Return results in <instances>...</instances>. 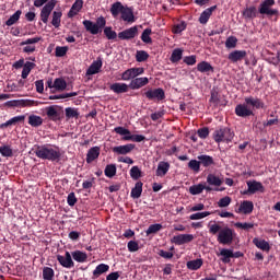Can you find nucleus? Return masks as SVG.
<instances>
[{"instance_id":"obj_1","label":"nucleus","mask_w":280,"mask_h":280,"mask_svg":"<svg viewBox=\"0 0 280 280\" xmlns=\"http://www.w3.org/2000/svg\"><path fill=\"white\" fill-rule=\"evenodd\" d=\"M35 155L37 159H43L45 161H58V159L61 156V153L60 149H54L51 145L47 144L37 147L35 150Z\"/></svg>"},{"instance_id":"obj_2","label":"nucleus","mask_w":280,"mask_h":280,"mask_svg":"<svg viewBox=\"0 0 280 280\" xmlns=\"http://www.w3.org/2000/svg\"><path fill=\"white\" fill-rule=\"evenodd\" d=\"M83 26L85 27L86 32L93 34V36L102 33V30L106 27V18L100 16L96 19V23L91 20L83 21Z\"/></svg>"},{"instance_id":"obj_3","label":"nucleus","mask_w":280,"mask_h":280,"mask_svg":"<svg viewBox=\"0 0 280 280\" xmlns=\"http://www.w3.org/2000/svg\"><path fill=\"white\" fill-rule=\"evenodd\" d=\"M233 137H235V135L229 128L219 129L214 131L213 135V139L217 143H221V141L229 143L233 141Z\"/></svg>"},{"instance_id":"obj_4","label":"nucleus","mask_w":280,"mask_h":280,"mask_svg":"<svg viewBox=\"0 0 280 280\" xmlns=\"http://www.w3.org/2000/svg\"><path fill=\"white\" fill-rule=\"evenodd\" d=\"M144 71L145 70L143 68L127 69L125 72H122L121 80H124L125 82L135 80L136 78H139V75H143Z\"/></svg>"},{"instance_id":"obj_5","label":"nucleus","mask_w":280,"mask_h":280,"mask_svg":"<svg viewBox=\"0 0 280 280\" xmlns=\"http://www.w3.org/2000/svg\"><path fill=\"white\" fill-rule=\"evenodd\" d=\"M56 0L48 1L40 11V21L43 23H48L49 16L51 15V12H54V8H56Z\"/></svg>"},{"instance_id":"obj_6","label":"nucleus","mask_w":280,"mask_h":280,"mask_svg":"<svg viewBox=\"0 0 280 280\" xmlns=\"http://www.w3.org/2000/svg\"><path fill=\"white\" fill-rule=\"evenodd\" d=\"M145 97H148L150 101L153 102H161L165 100V91L163 89L158 88V89H150L144 93Z\"/></svg>"},{"instance_id":"obj_7","label":"nucleus","mask_w":280,"mask_h":280,"mask_svg":"<svg viewBox=\"0 0 280 280\" xmlns=\"http://www.w3.org/2000/svg\"><path fill=\"white\" fill-rule=\"evenodd\" d=\"M36 43H40V37L28 38L24 42H21V47L23 48L24 54H34L36 51Z\"/></svg>"},{"instance_id":"obj_8","label":"nucleus","mask_w":280,"mask_h":280,"mask_svg":"<svg viewBox=\"0 0 280 280\" xmlns=\"http://www.w3.org/2000/svg\"><path fill=\"white\" fill-rule=\"evenodd\" d=\"M257 108H264V103L259 98H247L246 100V115L247 117L253 115Z\"/></svg>"},{"instance_id":"obj_9","label":"nucleus","mask_w":280,"mask_h":280,"mask_svg":"<svg viewBox=\"0 0 280 280\" xmlns=\"http://www.w3.org/2000/svg\"><path fill=\"white\" fill-rule=\"evenodd\" d=\"M218 242L219 244H231V242H233V230L223 228L219 232Z\"/></svg>"},{"instance_id":"obj_10","label":"nucleus","mask_w":280,"mask_h":280,"mask_svg":"<svg viewBox=\"0 0 280 280\" xmlns=\"http://www.w3.org/2000/svg\"><path fill=\"white\" fill-rule=\"evenodd\" d=\"M194 234H178L173 236L172 243L176 244V246H183V244H189L190 242H194Z\"/></svg>"},{"instance_id":"obj_11","label":"nucleus","mask_w":280,"mask_h":280,"mask_svg":"<svg viewBox=\"0 0 280 280\" xmlns=\"http://www.w3.org/2000/svg\"><path fill=\"white\" fill-rule=\"evenodd\" d=\"M272 5H275V0H265L260 4V14H268L269 16H275V14H277V10L272 9Z\"/></svg>"},{"instance_id":"obj_12","label":"nucleus","mask_w":280,"mask_h":280,"mask_svg":"<svg viewBox=\"0 0 280 280\" xmlns=\"http://www.w3.org/2000/svg\"><path fill=\"white\" fill-rule=\"evenodd\" d=\"M57 261H59V264H60V266H62V268H73V266H75V262H73L71 253H69V252H66L65 256L57 255Z\"/></svg>"},{"instance_id":"obj_13","label":"nucleus","mask_w":280,"mask_h":280,"mask_svg":"<svg viewBox=\"0 0 280 280\" xmlns=\"http://www.w3.org/2000/svg\"><path fill=\"white\" fill-rule=\"evenodd\" d=\"M137 34H139V28L137 26H132L118 33V38L120 40H131V38H135Z\"/></svg>"},{"instance_id":"obj_14","label":"nucleus","mask_w":280,"mask_h":280,"mask_svg":"<svg viewBox=\"0 0 280 280\" xmlns=\"http://www.w3.org/2000/svg\"><path fill=\"white\" fill-rule=\"evenodd\" d=\"M215 10H218V5L206 9L199 16V23L201 25H207V23H209V19H211V15L213 12H215Z\"/></svg>"},{"instance_id":"obj_15","label":"nucleus","mask_w":280,"mask_h":280,"mask_svg":"<svg viewBox=\"0 0 280 280\" xmlns=\"http://www.w3.org/2000/svg\"><path fill=\"white\" fill-rule=\"evenodd\" d=\"M132 150H135V144H132V143L114 147L112 149L114 154H120V155L130 154V152H132Z\"/></svg>"},{"instance_id":"obj_16","label":"nucleus","mask_w":280,"mask_h":280,"mask_svg":"<svg viewBox=\"0 0 280 280\" xmlns=\"http://www.w3.org/2000/svg\"><path fill=\"white\" fill-rule=\"evenodd\" d=\"M149 82H150V79H148V77L136 78L131 80L129 86L132 89V91H137L139 89H142V86L148 85Z\"/></svg>"},{"instance_id":"obj_17","label":"nucleus","mask_w":280,"mask_h":280,"mask_svg":"<svg viewBox=\"0 0 280 280\" xmlns=\"http://www.w3.org/2000/svg\"><path fill=\"white\" fill-rule=\"evenodd\" d=\"M200 165H202V167H213L215 166V160H213V156L211 155H207V154H202L197 156Z\"/></svg>"},{"instance_id":"obj_18","label":"nucleus","mask_w":280,"mask_h":280,"mask_svg":"<svg viewBox=\"0 0 280 280\" xmlns=\"http://www.w3.org/2000/svg\"><path fill=\"white\" fill-rule=\"evenodd\" d=\"M83 5H84V0H75L70 11L68 12V18L73 19V16H77L80 10H82Z\"/></svg>"},{"instance_id":"obj_19","label":"nucleus","mask_w":280,"mask_h":280,"mask_svg":"<svg viewBox=\"0 0 280 280\" xmlns=\"http://www.w3.org/2000/svg\"><path fill=\"white\" fill-rule=\"evenodd\" d=\"M247 187V194H257V191H264V185L256 180L248 182Z\"/></svg>"},{"instance_id":"obj_20","label":"nucleus","mask_w":280,"mask_h":280,"mask_svg":"<svg viewBox=\"0 0 280 280\" xmlns=\"http://www.w3.org/2000/svg\"><path fill=\"white\" fill-rule=\"evenodd\" d=\"M122 21L126 23H135V13L128 7H124L122 13H120Z\"/></svg>"},{"instance_id":"obj_21","label":"nucleus","mask_w":280,"mask_h":280,"mask_svg":"<svg viewBox=\"0 0 280 280\" xmlns=\"http://www.w3.org/2000/svg\"><path fill=\"white\" fill-rule=\"evenodd\" d=\"M228 58H229V60H231V62H240V60H244V58H246V51L234 50L229 54Z\"/></svg>"},{"instance_id":"obj_22","label":"nucleus","mask_w":280,"mask_h":280,"mask_svg":"<svg viewBox=\"0 0 280 280\" xmlns=\"http://www.w3.org/2000/svg\"><path fill=\"white\" fill-rule=\"evenodd\" d=\"M96 159H100V147H93L88 151L86 163H93Z\"/></svg>"},{"instance_id":"obj_23","label":"nucleus","mask_w":280,"mask_h":280,"mask_svg":"<svg viewBox=\"0 0 280 280\" xmlns=\"http://www.w3.org/2000/svg\"><path fill=\"white\" fill-rule=\"evenodd\" d=\"M100 69H102V59L92 62L86 70V75H95V73H100Z\"/></svg>"},{"instance_id":"obj_24","label":"nucleus","mask_w":280,"mask_h":280,"mask_svg":"<svg viewBox=\"0 0 280 280\" xmlns=\"http://www.w3.org/2000/svg\"><path fill=\"white\" fill-rule=\"evenodd\" d=\"M124 8L121 2H115L112 4L109 12L114 19H117V16L124 12Z\"/></svg>"},{"instance_id":"obj_25","label":"nucleus","mask_w":280,"mask_h":280,"mask_svg":"<svg viewBox=\"0 0 280 280\" xmlns=\"http://www.w3.org/2000/svg\"><path fill=\"white\" fill-rule=\"evenodd\" d=\"M70 255L74 259V261H78V264H84V261L89 259V255H86V253L82 250H74Z\"/></svg>"},{"instance_id":"obj_26","label":"nucleus","mask_w":280,"mask_h":280,"mask_svg":"<svg viewBox=\"0 0 280 280\" xmlns=\"http://www.w3.org/2000/svg\"><path fill=\"white\" fill-rule=\"evenodd\" d=\"M170 172V162H160L156 168V176L163 177Z\"/></svg>"},{"instance_id":"obj_27","label":"nucleus","mask_w":280,"mask_h":280,"mask_svg":"<svg viewBox=\"0 0 280 280\" xmlns=\"http://www.w3.org/2000/svg\"><path fill=\"white\" fill-rule=\"evenodd\" d=\"M110 91H113L114 93H128V84L126 83H114L109 86Z\"/></svg>"},{"instance_id":"obj_28","label":"nucleus","mask_w":280,"mask_h":280,"mask_svg":"<svg viewBox=\"0 0 280 280\" xmlns=\"http://www.w3.org/2000/svg\"><path fill=\"white\" fill-rule=\"evenodd\" d=\"M207 183H208V185H211L212 187H221L222 183H224V182L222 180V178H220L215 174H209L207 176Z\"/></svg>"},{"instance_id":"obj_29","label":"nucleus","mask_w":280,"mask_h":280,"mask_svg":"<svg viewBox=\"0 0 280 280\" xmlns=\"http://www.w3.org/2000/svg\"><path fill=\"white\" fill-rule=\"evenodd\" d=\"M220 255H221V261H223V264H230L231 259H233L234 255H233V250L232 249H226V248H222L220 250Z\"/></svg>"},{"instance_id":"obj_30","label":"nucleus","mask_w":280,"mask_h":280,"mask_svg":"<svg viewBox=\"0 0 280 280\" xmlns=\"http://www.w3.org/2000/svg\"><path fill=\"white\" fill-rule=\"evenodd\" d=\"M253 243L260 250H265L266 253H268L270 250V244L266 240L254 238Z\"/></svg>"},{"instance_id":"obj_31","label":"nucleus","mask_w":280,"mask_h":280,"mask_svg":"<svg viewBox=\"0 0 280 280\" xmlns=\"http://www.w3.org/2000/svg\"><path fill=\"white\" fill-rule=\"evenodd\" d=\"M21 121H25V115L15 116L4 124L1 125V128H8L9 126H16V124H21Z\"/></svg>"},{"instance_id":"obj_32","label":"nucleus","mask_w":280,"mask_h":280,"mask_svg":"<svg viewBox=\"0 0 280 280\" xmlns=\"http://www.w3.org/2000/svg\"><path fill=\"white\" fill-rule=\"evenodd\" d=\"M202 264H205L202 258H197L195 260H189L186 264V266H187L188 270H200V268H202Z\"/></svg>"},{"instance_id":"obj_33","label":"nucleus","mask_w":280,"mask_h":280,"mask_svg":"<svg viewBox=\"0 0 280 280\" xmlns=\"http://www.w3.org/2000/svg\"><path fill=\"white\" fill-rule=\"evenodd\" d=\"M34 67H36V63L32 62V61H26L23 66V70H22V79L23 80H27V75H30V73H32V69H34Z\"/></svg>"},{"instance_id":"obj_34","label":"nucleus","mask_w":280,"mask_h":280,"mask_svg":"<svg viewBox=\"0 0 280 280\" xmlns=\"http://www.w3.org/2000/svg\"><path fill=\"white\" fill-rule=\"evenodd\" d=\"M141 194H143V183H136L135 187L131 189V198H141Z\"/></svg>"},{"instance_id":"obj_35","label":"nucleus","mask_w":280,"mask_h":280,"mask_svg":"<svg viewBox=\"0 0 280 280\" xmlns=\"http://www.w3.org/2000/svg\"><path fill=\"white\" fill-rule=\"evenodd\" d=\"M197 71L200 73H209L211 71L213 73V66L207 61H201L197 65Z\"/></svg>"},{"instance_id":"obj_36","label":"nucleus","mask_w":280,"mask_h":280,"mask_svg":"<svg viewBox=\"0 0 280 280\" xmlns=\"http://www.w3.org/2000/svg\"><path fill=\"white\" fill-rule=\"evenodd\" d=\"M28 124L33 128H38V126H43V118L40 116L31 115L28 116Z\"/></svg>"},{"instance_id":"obj_37","label":"nucleus","mask_w":280,"mask_h":280,"mask_svg":"<svg viewBox=\"0 0 280 280\" xmlns=\"http://www.w3.org/2000/svg\"><path fill=\"white\" fill-rule=\"evenodd\" d=\"M108 270H110V267H109L108 265H106V264H101V265H98V266L95 268V270L93 271V276H94L95 278H97V277L104 275V272H108Z\"/></svg>"},{"instance_id":"obj_38","label":"nucleus","mask_w":280,"mask_h":280,"mask_svg":"<svg viewBox=\"0 0 280 280\" xmlns=\"http://www.w3.org/2000/svg\"><path fill=\"white\" fill-rule=\"evenodd\" d=\"M54 89H56V91H66L67 90V81H65V79L62 78H57L54 81Z\"/></svg>"},{"instance_id":"obj_39","label":"nucleus","mask_w":280,"mask_h":280,"mask_svg":"<svg viewBox=\"0 0 280 280\" xmlns=\"http://www.w3.org/2000/svg\"><path fill=\"white\" fill-rule=\"evenodd\" d=\"M203 189H205V184H202V183L192 185L189 187V194H191V196H198V195L202 194Z\"/></svg>"},{"instance_id":"obj_40","label":"nucleus","mask_w":280,"mask_h":280,"mask_svg":"<svg viewBox=\"0 0 280 280\" xmlns=\"http://www.w3.org/2000/svg\"><path fill=\"white\" fill-rule=\"evenodd\" d=\"M61 19H62V12L61 11L52 12L51 25L54 27H60Z\"/></svg>"},{"instance_id":"obj_41","label":"nucleus","mask_w":280,"mask_h":280,"mask_svg":"<svg viewBox=\"0 0 280 280\" xmlns=\"http://www.w3.org/2000/svg\"><path fill=\"white\" fill-rule=\"evenodd\" d=\"M183 60V49L176 48L171 55V62H180Z\"/></svg>"},{"instance_id":"obj_42","label":"nucleus","mask_w":280,"mask_h":280,"mask_svg":"<svg viewBox=\"0 0 280 280\" xmlns=\"http://www.w3.org/2000/svg\"><path fill=\"white\" fill-rule=\"evenodd\" d=\"M46 115L49 117L52 121H58V110L54 106H49L46 108Z\"/></svg>"},{"instance_id":"obj_43","label":"nucleus","mask_w":280,"mask_h":280,"mask_svg":"<svg viewBox=\"0 0 280 280\" xmlns=\"http://www.w3.org/2000/svg\"><path fill=\"white\" fill-rule=\"evenodd\" d=\"M151 35H152V28H145L141 35L142 43L150 45V43H152V37H150Z\"/></svg>"},{"instance_id":"obj_44","label":"nucleus","mask_w":280,"mask_h":280,"mask_svg":"<svg viewBox=\"0 0 280 280\" xmlns=\"http://www.w3.org/2000/svg\"><path fill=\"white\" fill-rule=\"evenodd\" d=\"M117 174V166L115 164H108L105 167V176H107V178H113V176H115Z\"/></svg>"},{"instance_id":"obj_45","label":"nucleus","mask_w":280,"mask_h":280,"mask_svg":"<svg viewBox=\"0 0 280 280\" xmlns=\"http://www.w3.org/2000/svg\"><path fill=\"white\" fill-rule=\"evenodd\" d=\"M21 10H18L13 15H11L9 18V20L5 22V25H8V27H11V25H14V23H16V21H19L21 19Z\"/></svg>"},{"instance_id":"obj_46","label":"nucleus","mask_w":280,"mask_h":280,"mask_svg":"<svg viewBox=\"0 0 280 280\" xmlns=\"http://www.w3.org/2000/svg\"><path fill=\"white\" fill-rule=\"evenodd\" d=\"M188 167L191 170V172L198 174L200 172V160H190L188 162Z\"/></svg>"},{"instance_id":"obj_47","label":"nucleus","mask_w":280,"mask_h":280,"mask_svg":"<svg viewBox=\"0 0 280 280\" xmlns=\"http://www.w3.org/2000/svg\"><path fill=\"white\" fill-rule=\"evenodd\" d=\"M225 47L226 49H235L237 47V37L230 36L225 40Z\"/></svg>"},{"instance_id":"obj_48","label":"nucleus","mask_w":280,"mask_h":280,"mask_svg":"<svg viewBox=\"0 0 280 280\" xmlns=\"http://www.w3.org/2000/svg\"><path fill=\"white\" fill-rule=\"evenodd\" d=\"M104 34L108 40H115V38H117V32L113 31L110 26L104 28Z\"/></svg>"},{"instance_id":"obj_49","label":"nucleus","mask_w":280,"mask_h":280,"mask_svg":"<svg viewBox=\"0 0 280 280\" xmlns=\"http://www.w3.org/2000/svg\"><path fill=\"white\" fill-rule=\"evenodd\" d=\"M78 96V92L65 93L59 95H50L49 100H67V97H75Z\"/></svg>"},{"instance_id":"obj_50","label":"nucleus","mask_w":280,"mask_h":280,"mask_svg":"<svg viewBox=\"0 0 280 280\" xmlns=\"http://www.w3.org/2000/svg\"><path fill=\"white\" fill-rule=\"evenodd\" d=\"M67 51H69V48L67 46H57L55 49V56L57 58H62L67 56Z\"/></svg>"},{"instance_id":"obj_51","label":"nucleus","mask_w":280,"mask_h":280,"mask_svg":"<svg viewBox=\"0 0 280 280\" xmlns=\"http://www.w3.org/2000/svg\"><path fill=\"white\" fill-rule=\"evenodd\" d=\"M150 58V55L144 50H138L136 54V60L137 62H145Z\"/></svg>"},{"instance_id":"obj_52","label":"nucleus","mask_w":280,"mask_h":280,"mask_svg":"<svg viewBox=\"0 0 280 280\" xmlns=\"http://www.w3.org/2000/svg\"><path fill=\"white\" fill-rule=\"evenodd\" d=\"M124 141H135L136 143H141V141H145V136L133 135V137H122Z\"/></svg>"},{"instance_id":"obj_53","label":"nucleus","mask_w":280,"mask_h":280,"mask_svg":"<svg viewBox=\"0 0 280 280\" xmlns=\"http://www.w3.org/2000/svg\"><path fill=\"white\" fill-rule=\"evenodd\" d=\"M130 176L133 180H139V178H141V168H139V166H132L130 170Z\"/></svg>"},{"instance_id":"obj_54","label":"nucleus","mask_w":280,"mask_h":280,"mask_svg":"<svg viewBox=\"0 0 280 280\" xmlns=\"http://www.w3.org/2000/svg\"><path fill=\"white\" fill-rule=\"evenodd\" d=\"M163 229V225L156 223V224H151L148 230L145 231L147 235H152L154 233H159Z\"/></svg>"},{"instance_id":"obj_55","label":"nucleus","mask_w":280,"mask_h":280,"mask_svg":"<svg viewBox=\"0 0 280 280\" xmlns=\"http://www.w3.org/2000/svg\"><path fill=\"white\" fill-rule=\"evenodd\" d=\"M43 279L44 280H54V269L45 267L43 269Z\"/></svg>"},{"instance_id":"obj_56","label":"nucleus","mask_w":280,"mask_h":280,"mask_svg":"<svg viewBox=\"0 0 280 280\" xmlns=\"http://www.w3.org/2000/svg\"><path fill=\"white\" fill-rule=\"evenodd\" d=\"M208 215H211V212L205 211V212H197L189 217L190 220H202L205 218H208Z\"/></svg>"},{"instance_id":"obj_57","label":"nucleus","mask_w":280,"mask_h":280,"mask_svg":"<svg viewBox=\"0 0 280 280\" xmlns=\"http://www.w3.org/2000/svg\"><path fill=\"white\" fill-rule=\"evenodd\" d=\"M79 115H80V114L78 113V109L71 108V107L66 108V117H67L68 119L78 118Z\"/></svg>"},{"instance_id":"obj_58","label":"nucleus","mask_w":280,"mask_h":280,"mask_svg":"<svg viewBox=\"0 0 280 280\" xmlns=\"http://www.w3.org/2000/svg\"><path fill=\"white\" fill-rule=\"evenodd\" d=\"M231 202H232L231 197L225 196L218 201V207H220V209H224L225 207H229Z\"/></svg>"},{"instance_id":"obj_59","label":"nucleus","mask_w":280,"mask_h":280,"mask_svg":"<svg viewBox=\"0 0 280 280\" xmlns=\"http://www.w3.org/2000/svg\"><path fill=\"white\" fill-rule=\"evenodd\" d=\"M0 154H2L3 156L10 158L14 153L12 151V148H10V145H2L0 147Z\"/></svg>"},{"instance_id":"obj_60","label":"nucleus","mask_w":280,"mask_h":280,"mask_svg":"<svg viewBox=\"0 0 280 280\" xmlns=\"http://www.w3.org/2000/svg\"><path fill=\"white\" fill-rule=\"evenodd\" d=\"M237 117H246V105H237L235 108Z\"/></svg>"},{"instance_id":"obj_61","label":"nucleus","mask_w":280,"mask_h":280,"mask_svg":"<svg viewBox=\"0 0 280 280\" xmlns=\"http://www.w3.org/2000/svg\"><path fill=\"white\" fill-rule=\"evenodd\" d=\"M127 248H128L129 253H137V250H139V243H137L135 241H130L127 244Z\"/></svg>"},{"instance_id":"obj_62","label":"nucleus","mask_w":280,"mask_h":280,"mask_svg":"<svg viewBox=\"0 0 280 280\" xmlns=\"http://www.w3.org/2000/svg\"><path fill=\"white\" fill-rule=\"evenodd\" d=\"M197 135L200 139H207L209 137V128L205 127L198 129Z\"/></svg>"},{"instance_id":"obj_63","label":"nucleus","mask_w":280,"mask_h":280,"mask_svg":"<svg viewBox=\"0 0 280 280\" xmlns=\"http://www.w3.org/2000/svg\"><path fill=\"white\" fill-rule=\"evenodd\" d=\"M67 202H68L69 207H74L75 206V202H78V198H75V192H70L68 195Z\"/></svg>"},{"instance_id":"obj_64","label":"nucleus","mask_w":280,"mask_h":280,"mask_svg":"<svg viewBox=\"0 0 280 280\" xmlns=\"http://www.w3.org/2000/svg\"><path fill=\"white\" fill-rule=\"evenodd\" d=\"M35 89L37 93H43L45 91V82H43V80L36 81Z\"/></svg>"}]
</instances>
